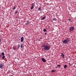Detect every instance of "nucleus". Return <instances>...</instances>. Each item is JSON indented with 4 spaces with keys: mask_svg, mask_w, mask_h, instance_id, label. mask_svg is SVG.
Returning <instances> with one entry per match:
<instances>
[{
    "mask_svg": "<svg viewBox=\"0 0 76 76\" xmlns=\"http://www.w3.org/2000/svg\"><path fill=\"white\" fill-rule=\"evenodd\" d=\"M69 66H70V65H71V64L70 63H69Z\"/></svg>",
    "mask_w": 76,
    "mask_h": 76,
    "instance_id": "27",
    "label": "nucleus"
},
{
    "mask_svg": "<svg viewBox=\"0 0 76 76\" xmlns=\"http://www.w3.org/2000/svg\"><path fill=\"white\" fill-rule=\"evenodd\" d=\"M23 41H24V38L23 37H22L21 38V42H23Z\"/></svg>",
    "mask_w": 76,
    "mask_h": 76,
    "instance_id": "5",
    "label": "nucleus"
},
{
    "mask_svg": "<svg viewBox=\"0 0 76 76\" xmlns=\"http://www.w3.org/2000/svg\"><path fill=\"white\" fill-rule=\"evenodd\" d=\"M53 20H55L56 21V20H57V19L55 18H53Z\"/></svg>",
    "mask_w": 76,
    "mask_h": 76,
    "instance_id": "18",
    "label": "nucleus"
},
{
    "mask_svg": "<svg viewBox=\"0 0 76 76\" xmlns=\"http://www.w3.org/2000/svg\"><path fill=\"white\" fill-rule=\"evenodd\" d=\"M34 6H31V10H32V9H34Z\"/></svg>",
    "mask_w": 76,
    "mask_h": 76,
    "instance_id": "11",
    "label": "nucleus"
},
{
    "mask_svg": "<svg viewBox=\"0 0 76 76\" xmlns=\"http://www.w3.org/2000/svg\"><path fill=\"white\" fill-rule=\"evenodd\" d=\"M12 9V10H15V9H16V7L15 6H14V7H13Z\"/></svg>",
    "mask_w": 76,
    "mask_h": 76,
    "instance_id": "9",
    "label": "nucleus"
},
{
    "mask_svg": "<svg viewBox=\"0 0 76 76\" xmlns=\"http://www.w3.org/2000/svg\"><path fill=\"white\" fill-rule=\"evenodd\" d=\"M74 29H75V27H73L72 26L71 27H70L69 28L70 32H72V31H73L74 30Z\"/></svg>",
    "mask_w": 76,
    "mask_h": 76,
    "instance_id": "3",
    "label": "nucleus"
},
{
    "mask_svg": "<svg viewBox=\"0 0 76 76\" xmlns=\"http://www.w3.org/2000/svg\"><path fill=\"white\" fill-rule=\"evenodd\" d=\"M3 67H4V63H2L0 64V69H3Z\"/></svg>",
    "mask_w": 76,
    "mask_h": 76,
    "instance_id": "4",
    "label": "nucleus"
},
{
    "mask_svg": "<svg viewBox=\"0 0 76 76\" xmlns=\"http://www.w3.org/2000/svg\"><path fill=\"white\" fill-rule=\"evenodd\" d=\"M61 56L62 57H63V58H64V54H63V53H61Z\"/></svg>",
    "mask_w": 76,
    "mask_h": 76,
    "instance_id": "7",
    "label": "nucleus"
},
{
    "mask_svg": "<svg viewBox=\"0 0 76 76\" xmlns=\"http://www.w3.org/2000/svg\"><path fill=\"white\" fill-rule=\"evenodd\" d=\"M70 41V39L69 38H66L64 41H62V42L63 44H68L69 42Z\"/></svg>",
    "mask_w": 76,
    "mask_h": 76,
    "instance_id": "2",
    "label": "nucleus"
},
{
    "mask_svg": "<svg viewBox=\"0 0 76 76\" xmlns=\"http://www.w3.org/2000/svg\"><path fill=\"white\" fill-rule=\"evenodd\" d=\"M52 72H56V70H52Z\"/></svg>",
    "mask_w": 76,
    "mask_h": 76,
    "instance_id": "19",
    "label": "nucleus"
},
{
    "mask_svg": "<svg viewBox=\"0 0 76 76\" xmlns=\"http://www.w3.org/2000/svg\"><path fill=\"white\" fill-rule=\"evenodd\" d=\"M31 6H34V3H32L31 4Z\"/></svg>",
    "mask_w": 76,
    "mask_h": 76,
    "instance_id": "22",
    "label": "nucleus"
},
{
    "mask_svg": "<svg viewBox=\"0 0 76 76\" xmlns=\"http://www.w3.org/2000/svg\"><path fill=\"white\" fill-rule=\"evenodd\" d=\"M43 49L44 50H49L51 48V46H50L48 43H47L43 45Z\"/></svg>",
    "mask_w": 76,
    "mask_h": 76,
    "instance_id": "1",
    "label": "nucleus"
},
{
    "mask_svg": "<svg viewBox=\"0 0 76 76\" xmlns=\"http://www.w3.org/2000/svg\"><path fill=\"white\" fill-rule=\"evenodd\" d=\"M1 54L3 56H4V52H2L1 53Z\"/></svg>",
    "mask_w": 76,
    "mask_h": 76,
    "instance_id": "15",
    "label": "nucleus"
},
{
    "mask_svg": "<svg viewBox=\"0 0 76 76\" xmlns=\"http://www.w3.org/2000/svg\"><path fill=\"white\" fill-rule=\"evenodd\" d=\"M43 31L44 32H46L47 31V29H43Z\"/></svg>",
    "mask_w": 76,
    "mask_h": 76,
    "instance_id": "16",
    "label": "nucleus"
},
{
    "mask_svg": "<svg viewBox=\"0 0 76 76\" xmlns=\"http://www.w3.org/2000/svg\"><path fill=\"white\" fill-rule=\"evenodd\" d=\"M45 35H47V33H45Z\"/></svg>",
    "mask_w": 76,
    "mask_h": 76,
    "instance_id": "29",
    "label": "nucleus"
},
{
    "mask_svg": "<svg viewBox=\"0 0 76 76\" xmlns=\"http://www.w3.org/2000/svg\"><path fill=\"white\" fill-rule=\"evenodd\" d=\"M22 47H23L22 45H21L20 47L21 48H22Z\"/></svg>",
    "mask_w": 76,
    "mask_h": 76,
    "instance_id": "24",
    "label": "nucleus"
},
{
    "mask_svg": "<svg viewBox=\"0 0 76 76\" xmlns=\"http://www.w3.org/2000/svg\"><path fill=\"white\" fill-rule=\"evenodd\" d=\"M18 11H16L15 12V14H16L17 13H18Z\"/></svg>",
    "mask_w": 76,
    "mask_h": 76,
    "instance_id": "21",
    "label": "nucleus"
},
{
    "mask_svg": "<svg viewBox=\"0 0 76 76\" xmlns=\"http://www.w3.org/2000/svg\"><path fill=\"white\" fill-rule=\"evenodd\" d=\"M42 60L43 61V62H46V60L44 58H41Z\"/></svg>",
    "mask_w": 76,
    "mask_h": 76,
    "instance_id": "6",
    "label": "nucleus"
},
{
    "mask_svg": "<svg viewBox=\"0 0 76 76\" xmlns=\"http://www.w3.org/2000/svg\"><path fill=\"white\" fill-rule=\"evenodd\" d=\"M11 76H13V75H12Z\"/></svg>",
    "mask_w": 76,
    "mask_h": 76,
    "instance_id": "32",
    "label": "nucleus"
},
{
    "mask_svg": "<svg viewBox=\"0 0 76 76\" xmlns=\"http://www.w3.org/2000/svg\"><path fill=\"white\" fill-rule=\"evenodd\" d=\"M56 16H57V13H56Z\"/></svg>",
    "mask_w": 76,
    "mask_h": 76,
    "instance_id": "28",
    "label": "nucleus"
},
{
    "mask_svg": "<svg viewBox=\"0 0 76 76\" xmlns=\"http://www.w3.org/2000/svg\"><path fill=\"white\" fill-rule=\"evenodd\" d=\"M45 19V17H44L42 18H41V20H44Z\"/></svg>",
    "mask_w": 76,
    "mask_h": 76,
    "instance_id": "13",
    "label": "nucleus"
},
{
    "mask_svg": "<svg viewBox=\"0 0 76 76\" xmlns=\"http://www.w3.org/2000/svg\"><path fill=\"white\" fill-rule=\"evenodd\" d=\"M13 48L14 50H16V47L15 46H13Z\"/></svg>",
    "mask_w": 76,
    "mask_h": 76,
    "instance_id": "8",
    "label": "nucleus"
},
{
    "mask_svg": "<svg viewBox=\"0 0 76 76\" xmlns=\"http://www.w3.org/2000/svg\"><path fill=\"white\" fill-rule=\"evenodd\" d=\"M19 47H20V45H18V49H19Z\"/></svg>",
    "mask_w": 76,
    "mask_h": 76,
    "instance_id": "20",
    "label": "nucleus"
},
{
    "mask_svg": "<svg viewBox=\"0 0 76 76\" xmlns=\"http://www.w3.org/2000/svg\"><path fill=\"white\" fill-rule=\"evenodd\" d=\"M67 65H65L64 66V69H66V68H67Z\"/></svg>",
    "mask_w": 76,
    "mask_h": 76,
    "instance_id": "10",
    "label": "nucleus"
},
{
    "mask_svg": "<svg viewBox=\"0 0 76 76\" xmlns=\"http://www.w3.org/2000/svg\"><path fill=\"white\" fill-rule=\"evenodd\" d=\"M58 67H61V65H58Z\"/></svg>",
    "mask_w": 76,
    "mask_h": 76,
    "instance_id": "25",
    "label": "nucleus"
},
{
    "mask_svg": "<svg viewBox=\"0 0 76 76\" xmlns=\"http://www.w3.org/2000/svg\"><path fill=\"white\" fill-rule=\"evenodd\" d=\"M58 67V66L56 67V68H57Z\"/></svg>",
    "mask_w": 76,
    "mask_h": 76,
    "instance_id": "31",
    "label": "nucleus"
},
{
    "mask_svg": "<svg viewBox=\"0 0 76 76\" xmlns=\"http://www.w3.org/2000/svg\"><path fill=\"white\" fill-rule=\"evenodd\" d=\"M68 20L69 21V22H71V19L69 18L68 19Z\"/></svg>",
    "mask_w": 76,
    "mask_h": 76,
    "instance_id": "23",
    "label": "nucleus"
},
{
    "mask_svg": "<svg viewBox=\"0 0 76 76\" xmlns=\"http://www.w3.org/2000/svg\"><path fill=\"white\" fill-rule=\"evenodd\" d=\"M27 23H26V25H28V24H29V21H27Z\"/></svg>",
    "mask_w": 76,
    "mask_h": 76,
    "instance_id": "14",
    "label": "nucleus"
},
{
    "mask_svg": "<svg viewBox=\"0 0 76 76\" xmlns=\"http://www.w3.org/2000/svg\"><path fill=\"white\" fill-rule=\"evenodd\" d=\"M2 57V55H1L0 54V57Z\"/></svg>",
    "mask_w": 76,
    "mask_h": 76,
    "instance_id": "26",
    "label": "nucleus"
},
{
    "mask_svg": "<svg viewBox=\"0 0 76 76\" xmlns=\"http://www.w3.org/2000/svg\"><path fill=\"white\" fill-rule=\"evenodd\" d=\"M38 10L39 11H41V7H40L38 9Z\"/></svg>",
    "mask_w": 76,
    "mask_h": 76,
    "instance_id": "12",
    "label": "nucleus"
},
{
    "mask_svg": "<svg viewBox=\"0 0 76 76\" xmlns=\"http://www.w3.org/2000/svg\"><path fill=\"white\" fill-rule=\"evenodd\" d=\"M1 39H0V42H1Z\"/></svg>",
    "mask_w": 76,
    "mask_h": 76,
    "instance_id": "30",
    "label": "nucleus"
},
{
    "mask_svg": "<svg viewBox=\"0 0 76 76\" xmlns=\"http://www.w3.org/2000/svg\"><path fill=\"white\" fill-rule=\"evenodd\" d=\"M4 58H5V56L4 55V56H3L2 58V59H4Z\"/></svg>",
    "mask_w": 76,
    "mask_h": 76,
    "instance_id": "17",
    "label": "nucleus"
}]
</instances>
